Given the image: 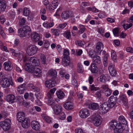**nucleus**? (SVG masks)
I'll return each instance as SVG.
<instances>
[{
  "mask_svg": "<svg viewBox=\"0 0 133 133\" xmlns=\"http://www.w3.org/2000/svg\"><path fill=\"white\" fill-rule=\"evenodd\" d=\"M32 40L34 42H36L40 40V37L39 34L36 32H33L31 34Z\"/></svg>",
  "mask_w": 133,
  "mask_h": 133,
  "instance_id": "17",
  "label": "nucleus"
},
{
  "mask_svg": "<svg viewBox=\"0 0 133 133\" xmlns=\"http://www.w3.org/2000/svg\"><path fill=\"white\" fill-rule=\"evenodd\" d=\"M37 48L34 45H30L28 46L26 50V52L28 55L29 56L34 55L37 52Z\"/></svg>",
  "mask_w": 133,
  "mask_h": 133,
  "instance_id": "8",
  "label": "nucleus"
},
{
  "mask_svg": "<svg viewBox=\"0 0 133 133\" xmlns=\"http://www.w3.org/2000/svg\"><path fill=\"white\" fill-rule=\"evenodd\" d=\"M70 14L68 11L63 12L61 14V17L63 19H67L70 17Z\"/></svg>",
  "mask_w": 133,
  "mask_h": 133,
  "instance_id": "30",
  "label": "nucleus"
},
{
  "mask_svg": "<svg viewBox=\"0 0 133 133\" xmlns=\"http://www.w3.org/2000/svg\"><path fill=\"white\" fill-rule=\"evenodd\" d=\"M89 108L91 109L95 110L99 108V106L96 103H92L89 104Z\"/></svg>",
  "mask_w": 133,
  "mask_h": 133,
  "instance_id": "24",
  "label": "nucleus"
},
{
  "mask_svg": "<svg viewBox=\"0 0 133 133\" xmlns=\"http://www.w3.org/2000/svg\"><path fill=\"white\" fill-rule=\"evenodd\" d=\"M28 59L27 62L25 64V65L26 64H28L29 65V66H30L34 67V66H37L38 65L36 60L34 58V57H31L30 58H28Z\"/></svg>",
  "mask_w": 133,
  "mask_h": 133,
  "instance_id": "11",
  "label": "nucleus"
},
{
  "mask_svg": "<svg viewBox=\"0 0 133 133\" xmlns=\"http://www.w3.org/2000/svg\"><path fill=\"white\" fill-rule=\"evenodd\" d=\"M56 94L58 97L60 99L63 98L65 96V94L61 90L57 91Z\"/></svg>",
  "mask_w": 133,
  "mask_h": 133,
  "instance_id": "33",
  "label": "nucleus"
},
{
  "mask_svg": "<svg viewBox=\"0 0 133 133\" xmlns=\"http://www.w3.org/2000/svg\"><path fill=\"white\" fill-rule=\"evenodd\" d=\"M5 21V19L3 15H1L0 16V21L2 24H3Z\"/></svg>",
  "mask_w": 133,
  "mask_h": 133,
  "instance_id": "55",
  "label": "nucleus"
},
{
  "mask_svg": "<svg viewBox=\"0 0 133 133\" xmlns=\"http://www.w3.org/2000/svg\"><path fill=\"white\" fill-rule=\"evenodd\" d=\"M117 100L116 97H114L113 96H111L109 98V102L108 104L110 106L111 108H113L116 104Z\"/></svg>",
  "mask_w": 133,
  "mask_h": 133,
  "instance_id": "12",
  "label": "nucleus"
},
{
  "mask_svg": "<svg viewBox=\"0 0 133 133\" xmlns=\"http://www.w3.org/2000/svg\"><path fill=\"white\" fill-rule=\"evenodd\" d=\"M64 107L67 110H71L74 108L73 103L70 101H68L63 104Z\"/></svg>",
  "mask_w": 133,
  "mask_h": 133,
  "instance_id": "19",
  "label": "nucleus"
},
{
  "mask_svg": "<svg viewBox=\"0 0 133 133\" xmlns=\"http://www.w3.org/2000/svg\"><path fill=\"white\" fill-rule=\"evenodd\" d=\"M126 51L127 52L133 53V49L131 47H128L126 48Z\"/></svg>",
  "mask_w": 133,
  "mask_h": 133,
  "instance_id": "60",
  "label": "nucleus"
},
{
  "mask_svg": "<svg viewBox=\"0 0 133 133\" xmlns=\"http://www.w3.org/2000/svg\"><path fill=\"white\" fill-rule=\"evenodd\" d=\"M31 126L32 128L36 130H39L40 128L39 123L36 121H33L31 123Z\"/></svg>",
  "mask_w": 133,
  "mask_h": 133,
  "instance_id": "15",
  "label": "nucleus"
},
{
  "mask_svg": "<svg viewBox=\"0 0 133 133\" xmlns=\"http://www.w3.org/2000/svg\"><path fill=\"white\" fill-rule=\"evenodd\" d=\"M108 77L107 75L102 74L99 77V81L105 83L108 79Z\"/></svg>",
  "mask_w": 133,
  "mask_h": 133,
  "instance_id": "29",
  "label": "nucleus"
},
{
  "mask_svg": "<svg viewBox=\"0 0 133 133\" xmlns=\"http://www.w3.org/2000/svg\"><path fill=\"white\" fill-rule=\"evenodd\" d=\"M91 119L93 123L95 126H98L101 124L102 120L99 115L96 114H94L91 117Z\"/></svg>",
  "mask_w": 133,
  "mask_h": 133,
  "instance_id": "7",
  "label": "nucleus"
},
{
  "mask_svg": "<svg viewBox=\"0 0 133 133\" xmlns=\"http://www.w3.org/2000/svg\"><path fill=\"white\" fill-rule=\"evenodd\" d=\"M79 115L82 118H86L90 115V113L88 110L87 109H82L79 112Z\"/></svg>",
  "mask_w": 133,
  "mask_h": 133,
  "instance_id": "10",
  "label": "nucleus"
},
{
  "mask_svg": "<svg viewBox=\"0 0 133 133\" xmlns=\"http://www.w3.org/2000/svg\"><path fill=\"white\" fill-rule=\"evenodd\" d=\"M101 91H97L95 94L96 97L98 98H100L101 96Z\"/></svg>",
  "mask_w": 133,
  "mask_h": 133,
  "instance_id": "58",
  "label": "nucleus"
},
{
  "mask_svg": "<svg viewBox=\"0 0 133 133\" xmlns=\"http://www.w3.org/2000/svg\"><path fill=\"white\" fill-rule=\"evenodd\" d=\"M17 119L19 122H21L24 121L26 118L25 117L24 114L22 112H18L17 114Z\"/></svg>",
  "mask_w": 133,
  "mask_h": 133,
  "instance_id": "18",
  "label": "nucleus"
},
{
  "mask_svg": "<svg viewBox=\"0 0 133 133\" xmlns=\"http://www.w3.org/2000/svg\"><path fill=\"white\" fill-rule=\"evenodd\" d=\"M69 52L68 50L64 49L63 52L64 57H69Z\"/></svg>",
  "mask_w": 133,
  "mask_h": 133,
  "instance_id": "48",
  "label": "nucleus"
},
{
  "mask_svg": "<svg viewBox=\"0 0 133 133\" xmlns=\"http://www.w3.org/2000/svg\"><path fill=\"white\" fill-rule=\"evenodd\" d=\"M48 99H53V94L49 92L48 94Z\"/></svg>",
  "mask_w": 133,
  "mask_h": 133,
  "instance_id": "63",
  "label": "nucleus"
},
{
  "mask_svg": "<svg viewBox=\"0 0 133 133\" xmlns=\"http://www.w3.org/2000/svg\"><path fill=\"white\" fill-rule=\"evenodd\" d=\"M76 133H83V132L82 129L80 128H78L75 129Z\"/></svg>",
  "mask_w": 133,
  "mask_h": 133,
  "instance_id": "61",
  "label": "nucleus"
},
{
  "mask_svg": "<svg viewBox=\"0 0 133 133\" xmlns=\"http://www.w3.org/2000/svg\"><path fill=\"white\" fill-rule=\"evenodd\" d=\"M108 54H105L103 58V64L105 66H106L107 65V61L108 58Z\"/></svg>",
  "mask_w": 133,
  "mask_h": 133,
  "instance_id": "44",
  "label": "nucleus"
},
{
  "mask_svg": "<svg viewBox=\"0 0 133 133\" xmlns=\"http://www.w3.org/2000/svg\"><path fill=\"white\" fill-rule=\"evenodd\" d=\"M39 56L41 61L43 64H45L46 62V57L43 54L40 53L39 54Z\"/></svg>",
  "mask_w": 133,
  "mask_h": 133,
  "instance_id": "34",
  "label": "nucleus"
},
{
  "mask_svg": "<svg viewBox=\"0 0 133 133\" xmlns=\"http://www.w3.org/2000/svg\"><path fill=\"white\" fill-rule=\"evenodd\" d=\"M93 61L94 62V64H100L101 62L100 57L96 55H95L93 57Z\"/></svg>",
  "mask_w": 133,
  "mask_h": 133,
  "instance_id": "26",
  "label": "nucleus"
},
{
  "mask_svg": "<svg viewBox=\"0 0 133 133\" xmlns=\"http://www.w3.org/2000/svg\"><path fill=\"white\" fill-rule=\"evenodd\" d=\"M51 31L55 36H58L59 35V31L58 29H51Z\"/></svg>",
  "mask_w": 133,
  "mask_h": 133,
  "instance_id": "46",
  "label": "nucleus"
},
{
  "mask_svg": "<svg viewBox=\"0 0 133 133\" xmlns=\"http://www.w3.org/2000/svg\"><path fill=\"white\" fill-rule=\"evenodd\" d=\"M119 122L118 124H120L122 128L124 130V132L126 133L129 131L128 126L127 125V121L125 120L124 117L122 116H120L118 118Z\"/></svg>",
  "mask_w": 133,
  "mask_h": 133,
  "instance_id": "3",
  "label": "nucleus"
},
{
  "mask_svg": "<svg viewBox=\"0 0 133 133\" xmlns=\"http://www.w3.org/2000/svg\"><path fill=\"white\" fill-rule=\"evenodd\" d=\"M111 57L114 61H116L117 58V55L116 52L114 50H112L111 52Z\"/></svg>",
  "mask_w": 133,
  "mask_h": 133,
  "instance_id": "45",
  "label": "nucleus"
},
{
  "mask_svg": "<svg viewBox=\"0 0 133 133\" xmlns=\"http://www.w3.org/2000/svg\"><path fill=\"white\" fill-rule=\"evenodd\" d=\"M31 89L32 90L34 91H39V88L37 87H36L35 86H33L31 87Z\"/></svg>",
  "mask_w": 133,
  "mask_h": 133,
  "instance_id": "56",
  "label": "nucleus"
},
{
  "mask_svg": "<svg viewBox=\"0 0 133 133\" xmlns=\"http://www.w3.org/2000/svg\"><path fill=\"white\" fill-rule=\"evenodd\" d=\"M22 122V127L25 128H27L29 126L30 122L29 119L27 118H26Z\"/></svg>",
  "mask_w": 133,
  "mask_h": 133,
  "instance_id": "22",
  "label": "nucleus"
},
{
  "mask_svg": "<svg viewBox=\"0 0 133 133\" xmlns=\"http://www.w3.org/2000/svg\"><path fill=\"white\" fill-rule=\"evenodd\" d=\"M114 65L113 63H110L109 65L108 70L111 75L114 76L116 75V72L114 68Z\"/></svg>",
  "mask_w": 133,
  "mask_h": 133,
  "instance_id": "13",
  "label": "nucleus"
},
{
  "mask_svg": "<svg viewBox=\"0 0 133 133\" xmlns=\"http://www.w3.org/2000/svg\"><path fill=\"white\" fill-rule=\"evenodd\" d=\"M15 56L18 57V60L20 62L23 61L24 62H27L29 60L28 58L25 55L24 53L21 52L19 54L17 53Z\"/></svg>",
  "mask_w": 133,
  "mask_h": 133,
  "instance_id": "9",
  "label": "nucleus"
},
{
  "mask_svg": "<svg viewBox=\"0 0 133 133\" xmlns=\"http://www.w3.org/2000/svg\"><path fill=\"white\" fill-rule=\"evenodd\" d=\"M89 89L90 90L92 91V92H94V91H96L99 90L98 87H95L94 84L90 85L89 87Z\"/></svg>",
  "mask_w": 133,
  "mask_h": 133,
  "instance_id": "43",
  "label": "nucleus"
},
{
  "mask_svg": "<svg viewBox=\"0 0 133 133\" xmlns=\"http://www.w3.org/2000/svg\"><path fill=\"white\" fill-rule=\"evenodd\" d=\"M55 101L53 99H48V104L50 106L54 105L55 103Z\"/></svg>",
  "mask_w": 133,
  "mask_h": 133,
  "instance_id": "49",
  "label": "nucleus"
},
{
  "mask_svg": "<svg viewBox=\"0 0 133 133\" xmlns=\"http://www.w3.org/2000/svg\"><path fill=\"white\" fill-rule=\"evenodd\" d=\"M49 74L52 78H55L57 76V72L55 70L51 69L48 71Z\"/></svg>",
  "mask_w": 133,
  "mask_h": 133,
  "instance_id": "32",
  "label": "nucleus"
},
{
  "mask_svg": "<svg viewBox=\"0 0 133 133\" xmlns=\"http://www.w3.org/2000/svg\"><path fill=\"white\" fill-rule=\"evenodd\" d=\"M52 108L55 114L56 115H59L61 112V107L59 104H55Z\"/></svg>",
  "mask_w": 133,
  "mask_h": 133,
  "instance_id": "14",
  "label": "nucleus"
},
{
  "mask_svg": "<svg viewBox=\"0 0 133 133\" xmlns=\"http://www.w3.org/2000/svg\"><path fill=\"white\" fill-rule=\"evenodd\" d=\"M120 100L122 101L123 103L125 105H126L127 103V101L126 99V97L124 95H121L119 96Z\"/></svg>",
  "mask_w": 133,
  "mask_h": 133,
  "instance_id": "35",
  "label": "nucleus"
},
{
  "mask_svg": "<svg viewBox=\"0 0 133 133\" xmlns=\"http://www.w3.org/2000/svg\"><path fill=\"white\" fill-rule=\"evenodd\" d=\"M11 121L8 119H6L4 121L0 122V126L3 130L5 131H8L11 127Z\"/></svg>",
  "mask_w": 133,
  "mask_h": 133,
  "instance_id": "5",
  "label": "nucleus"
},
{
  "mask_svg": "<svg viewBox=\"0 0 133 133\" xmlns=\"http://www.w3.org/2000/svg\"><path fill=\"white\" fill-rule=\"evenodd\" d=\"M44 47L45 48H48L50 46V44L48 41H45L44 43Z\"/></svg>",
  "mask_w": 133,
  "mask_h": 133,
  "instance_id": "59",
  "label": "nucleus"
},
{
  "mask_svg": "<svg viewBox=\"0 0 133 133\" xmlns=\"http://www.w3.org/2000/svg\"><path fill=\"white\" fill-rule=\"evenodd\" d=\"M25 84H23L19 85L17 88V91L20 94L23 93L24 90V87Z\"/></svg>",
  "mask_w": 133,
  "mask_h": 133,
  "instance_id": "38",
  "label": "nucleus"
},
{
  "mask_svg": "<svg viewBox=\"0 0 133 133\" xmlns=\"http://www.w3.org/2000/svg\"><path fill=\"white\" fill-rule=\"evenodd\" d=\"M77 71L79 73H82L84 71V69L82 65L78 63L77 64Z\"/></svg>",
  "mask_w": 133,
  "mask_h": 133,
  "instance_id": "39",
  "label": "nucleus"
},
{
  "mask_svg": "<svg viewBox=\"0 0 133 133\" xmlns=\"http://www.w3.org/2000/svg\"><path fill=\"white\" fill-rule=\"evenodd\" d=\"M42 116L43 118L46 122L49 123H51V118L49 117L44 114L42 115Z\"/></svg>",
  "mask_w": 133,
  "mask_h": 133,
  "instance_id": "36",
  "label": "nucleus"
},
{
  "mask_svg": "<svg viewBox=\"0 0 133 133\" xmlns=\"http://www.w3.org/2000/svg\"><path fill=\"white\" fill-rule=\"evenodd\" d=\"M79 28L80 30H78V32L79 34L83 33L86 29L84 26L82 25H79Z\"/></svg>",
  "mask_w": 133,
  "mask_h": 133,
  "instance_id": "42",
  "label": "nucleus"
},
{
  "mask_svg": "<svg viewBox=\"0 0 133 133\" xmlns=\"http://www.w3.org/2000/svg\"><path fill=\"white\" fill-rule=\"evenodd\" d=\"M47 9L50 10H54L55 7L52 6L51 4H49L48 6L46 7Z\"/></svg>",
  "mask_w": 133,
  "mask_h": 133,
  "instance_id": "57",
  "label": "nucleus"
},
{
  "mask_svg": "<svg viewBox=\"0 0 133 133\" xmlns=\"http://www.w3.org/2000/svg\"><path fill=\"white\" fill-rule=\"evenodd\" d=\"M70 63V58L63 57L62 59V64L65 66L68 65Z\"/></svg>",
  "mask_w": 133,
  "mask_h": 133,
  "instance_id": "28",
  "label": "nucleus"
},
{
  "mask_svg": "<svg viewBox=\"0 0 133 133\" xmlns=\"http://www.w3.org/2000/svg\"><path fill=\"white\" fill-rule=\"evenodd\" d=\"M27 35H28L30 32L31 31V29L30 27L28 25H25L23 26V28H22Z\"/></svg>",
  "mask_w": 133,
  "mask_h": 133,
  "instance_id": "40",
  "label": "nucleus"
},
{
  "mask_svg": "<svg viewBox=\"0 0 133 133\" xmlns=\"http://www.w3.org/2000/svg\"><path fill=\"white\" fill-rule=\"evenodd\" d=\"M88 81L89 83L90 84H91L92 83L93 81V78L91 76H89L88 79Z\"/></svg>",
  "mask_w": 133,
  "mask_h": 133,
  "instance_id": "64",
  "label": "nucleus"
},
{
  "mask_svg": "<svg viewBox=\"0 0 133 133\" xmlns=\"http://www.w3.org/2000/svg\"><path fill=\"white\" fill-rule=\"evenodd\" d=\"M89 68L91 72L95 74L97 72V67L94 64V63H92L91 64Z\"/></svg>",
  "mask_w": 133,
  "mask_h": 133,
  "instance_id": "23",
  "label": "nucleus"
},
{
  "mask_svg": "<svg viewBox=\"0 0 133 133\" xmlns=\"http://www.w3.org/2000/svg\"><path fill=\"white\" fill-rule=\"evenodd\" d=\"M15 99V96L12 95H7L5 97L6 100L9 102L14 100Z\"/></svg>",
  "mask_w": 133,
  "mask_h": 133,
  "instance_id": "37",
  "label": "nucleus"
},
{
  "mask_svg": "<svg viewBox=\"0 0 133 133\" xmlns=\"http://www.w3.org/2000/svg\"><path fill=\"white\" fill-rule=\"evenodd\" d=\"M64 35L65 37L67 39H69L71 37V33L70 31H66Z\"/></svg>",
  "mask_w": 133,
  "mask_h": 133,
  "instance_id": "51",
  "label": "nucleus"
},
{
  "mask_svg": "<svg viewBox=\"0 0 133 133\" xmlns=\"http://www.w3.org/2000/svg\"><path fill=\"white\" fill-rule=\"evenodd\" d=\"M18 35L21 37H23L26 36L27 34L26 32L22 28H21L18 30Z\"/></svg>",
  "mask_w": 133,
  "mask_h": 133,
  "instance_id": "25",
  "label": "nucleus"
},
{
  "mask_svg": "<svg viewBox=\"0 0 133 133\" xmlns=\"http://www.w3.org/2000/svg\"><path fill=\"white\" fill-rule=\"evenodd\" d=\"M3 66L6 70L10 71L12 69V66L11 62L9 61L5 62L3 64Z\"/></svg>",
  "mask_w": 133,
  "mask_h": 133,
  "instance_id": "20",
  "label": "nucleus"
},
{
  "mask_svg": "<svg viewBox=\"0 0 133 133\" xmlns=\"http://www.w3.org/2000/svg\"><path fill=\"white\" fill-rule=\"evenodd\" d=\"M30 12L29 9L28 8H24L23 9V14L25 16H29Z\"/></svg>",
  "mask_w": 133,
  "mask_h": 133,
  "instance_id": "41",
  "label": "nucleus"
},
{
  "mask_svg": "<svg viewBox=\"0 0 133 133\" xmlns=\"http://www.w3.org/2000/svg\"><path fill=\"white\" fill-rule=\"evenodd\" d=\"M67 24V23H64L63 24H59L57 28L59 29H62L64 28Z\"/></svg>",
  "mask_w": 133,
  "mask_h": 133,
  "instance_id": "47",
  "label": "nucleus"
},
{
  "mask_svg": "<svg viewBox=\"0 0 133 133\" xmlns=\"http://www.w3.org/2000/svg\"><path fill=\"white\" fill-rule=\"evenodd\" d=\"M1 84L2 87L3 88H6L9 87L10 85L13 86V83L12 81V78L11 76L10 78H8L4 77L2 78Z\"/></svg>",
  "mask_w": 133,
  "mask_h": 133,
  "instance_id": "4",
  "label": "nucleus"
},
{
  "mask_svg": "<svg viewBox=\"0 0 133 133\" xmlns=\"http://www.w3.org/2000/svg\"><path fill=\"white\" fill-rule=\"evenodd\" d=\"M110 108H111L108 103L105 102L100 105L98 112L100 114H104L107 112Z\"/></svg>",
  "mask_w": 133,
  "mask_h": 133,
  "instance_id": "6",
  "label": "nucleus"
},
{
  "mask_svg": "<svg viewBox=\"0 0 133 133\" xmlns=\"http://www.w3.org/2000/svg\"><path fill=\"white\" fill-rule=\"evenodd\" d=\"M10 50L13 56H16L17 53L15 52V51L12 48H10Z\"/></svg>",
  "mask_w": 133,
  "mask_h": 133,
  "instance_id": "62",
  "label": "nucleus"
},
{
  "mask_svg": "<svg viewBox=\"0 0 133 133\" xmlns=\"http://www.w3.org/2000/svg\"><path fill=\"white\" fill-rule=\"evenodd\" d=\"M52 3L55 8L58 5V1L57 0H54L52 2Z\"/></svg>",
  "mask_w": 133,
  "mask_h": 133,
  "instance_id": "54",
  "label": "nucleus"
},
{
  "mask_svg": "<svg viewBox=\"0 0 133 133\" xmlns=\"http://www.w3.org/2000/svg\"><path fill=\"white\" fill-rule=\"evenodd\" d=\"M59 118L61 120L64 119L65 118V114L63 112H61L59 114Z\"/></svg>",
  "mask_w": 133,
  "mask_h": 133,
  "instance_id": "50",
  "label": "nucleus"
},
{
  "mask_svg": "<svg viewBox=\"0 0 133 133\" xmlns=\"http://www.w3.org/2000/svg\"><path fill=\"white\" fill-rule=\"evenodd\" d=\"M102 88L103 90L105 95L107 96H110L112 92V91L108 87L107 85H102Z\"/></svg>",
  "mask_w": 133,
  "mask_h": 133,
  "instance_id": "16",
  "label": "nucleus"
},
{
  "mask_svg": "<svg viewBox=\"0 0 133 133\" xmlns=\"http://www.w3.org/2000/svg\"><path fill=\"white\" fill-rule=\"evenodd\" d=\"M109 126L111 130H114V133H124L120 124L117 123L115 120H112L109 123Z\"/></svg>",
  "mask_w": 133,
  "mask_h": 133,
  "instance_id": "1",
  "label": "nucleus"
},
{
  "mask_svg": "<svg viewBox=\"0 0 133 133\" xmlns=\"http://www.w3.org/2000/svg\"><path fill=\"white\" fill-rule=\"evenodd\" d=\"M55 82L51 80L46 81L45 82V85L46 87L50 88L55 86Z\"/></svg>",
  "mask_w": 133,
  "mask_h": 133,
  "instance_id": "21",
  "label": "nucleus"
},
{
  "mask_svg": "<svg viewBox=\"0 0 133 133\" xmlns=\"http://www.w3.org/2000/svg\"><path fill=\"white\" fill-rule=\"evenodd\" d=\"M6 7L5 2L3 0H0V10L4 11Z\"/></svg>",
  "mask_w": 133,
  "mask_h": 133,
  "instance_id": "27",
  "label": "nucleus"
},
{
  "mask_svg": "<svg viewBox=\"0 0 133 133\" xmlns=\"http://www.w3.org/2000/svg\"><path fill=\"white\" fill-rule=\"evenodd\" d=\"M96 49L98 51L101 52L103 48V45L102 43L100 42H98L97 43L96 46Z\"/></svg>",
  "mask_w": 133,
  "mask_h": 133,
  "instance_id": "31",
  "label": "nucleus"
},
{
  "mask_svg": "<svg viewBox=\"0 0 133 133\" xmlns=\"http://www.w3.org/2000/svg\"><path fill=\"white\" fill-rule=\"evenodd\" d=\"M76 44L79 46H82L84 45L82 42L80 41H77L75 42Z\"/></svg>",
  "mask_w": 133,
  "mask_h": 133,
  "instance_id": "53",
  "label": "nucleus"
},
{
  "mask_svg": "<svg viewBox=\"0 0 133 133\" xmlns=\"http://www.w3.org/2000/svg\"><path fill=\"white\" fill-rule=\"evenodd\" d=\"M113 33L115 36H117L118 35V29L117 28H116L113 30Z\"/></svg>",
  "mask_w": 133,
  "mask_h": 133,
  "instance_id": "52",
  "label": "nucleus"
},
{
  "mask_svg": "<svg viewBox=\"0 0 133 133\" xmlns=\"http://www.w3.org/2000/svg\"><path fill=\"white\" fill-rule=\"evenodd\" d=\"M25 69L28 72L32 73L35 76L39 77L41 75L42 71L38 68L30 66L28 64H26L24 66Z\"/></svg>",
  "mask_w": 133,
  "mask_h": 133,
  "instance_id": "2",
  "label": "nucleus"
}]
</instances>
